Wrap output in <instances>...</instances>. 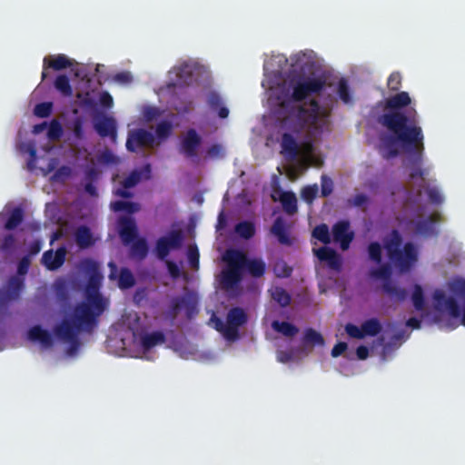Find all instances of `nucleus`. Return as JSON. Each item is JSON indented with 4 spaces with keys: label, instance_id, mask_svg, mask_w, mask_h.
Returning a JSON list of instances; mask_svg holds the SVG:
<instances>
[{
    "label": "nucleus",
    "instance_id": "obj_1",
    "mask_svg": "<svg viewBox=\"0 0 465 465\" xmlns=\"http://www.w3.org/2000/svg\"><path fill=\"white\" fill-rule=\"evenodd\" d=\"M411 103L409 94L404 91L388 97L384 102L387 112L379 115L377 122L389 132L380 135L381 148L385 159L398 156L399 145L408 152L424 150V135L419 125L416 110L411 108L406 112L401 111Z\"/></svg>",
    "mask_w": 465,
    "mask_h": 465
},
{
    "label": "nucleus",
    "instance_id": "obj_2",
    "mask_svg": "<svg viewBox=\"0 0 465 465\" xmlns=\"http://www.w3.org/2000/svg\"><path fill=\"white\" fill-rule=\"evenodd\" d=\"M83 268L90 272L85 299L74 307L70 319H63L54 327V333L57 339L69 343V354L75 353L80 347L79 333H92L107 307V301L99 292L101 276L97 271V264L92 260H84Z\"/></svg>",
    "mask_w": 465,
    "mask_h": 465
},
{
    "label": "nucleus",
    "instance_id": "obj_3",
    "mask_svg": "<svg viewBox=\"0 0 465 465\" xmlns=\"http://www.w3.org/2000/svg\"><path fill=\"white\" fill-rule=\"evenodd\" d=\"M382 243L388 260L401 273L411 272L418 262V247L411 242L403 244L402 236L397 229L391 230Z\"/></svg>",
    "mask_w": 465,
    "mask_h": 465
},
{
    "label": "nucleus",
    "instance_id": "obj_4",
    "mask_svg": "<svg viewBox=\"0 0 465 465\" xmlns=\"http://www.w3.org/2000/svg\"><path fill=\"white\" fill-rule=\"evenodd\" d=\"M320 105L311 101V108L302 105L292 106L283 118L282 125L287 131L300 134L307 129H315L319 120Z\"/></svg>",
    "mask_w": 465,
    "mask_h": 465
},
{
    "label": "nucleus",
    "instance_id": "obj_5",
    "mask_svg": "<svg viewBox=\"0 0 465 465\" xmlns=\"http://www.w3.org/2000/svg\"><path fill=\"white\" fill-rule=\"evenodd\" d=\"M323 76L298 74L291 78L289 86L292 94L288 99L281 101L282 107H288L290 102H302L313 94H320L325 88Z\"/></svg>",
    "mask_w": 465,
    "mask_h": 465
},
{
    "label": "nucleus",
    "instance_id": "obj_6",
    "mask_svg": "<svg viewBox=\"0 0 465 465\" xmlns=\"http://www.w3.org/2000/svg\"><path fill=\"white\" fill-rule=\"evenodd\" d=\"M392 270L389 263H383L379 268L373 269L370 272V275L374 279H381L383 281L382 291L390 297L396 299L399 302H403L408 297V292L405 289L398 287L391 282Z\"/></svg>",
    "mask_w": 465,
    "mask_h": 465
},
{
    "label": "nucleus",
    "instance_id": "obj_7",
    "mask_svg": "<svg viewBox=\"0 0 465 465\" xmlns=\"http://www.w3.org/2000/svg\"><path fill=\"white\" fill-rule=\"evenodd\" d=\"M198 298L192 292H185L182 296H176L172 299L170 303V313L174 318L181 310L185 311L186 317L192 319L198 313L197 310Z\"/></svg>",
    "mask_w": 465,
    "mask_h": 465
},
{
    "label": "nucleus",
    "instance_id": "obj_8",
    "mask_svg": "<svg viewBox=\"0 0 465 465\" xmlns=\"http://www.w3.org/2000/svg\"><path fill=\"white\" fill-rule=\"evenodd\" d=\"M25 289V279L16 275L10 276L5 285L0 289V306H6L10 302L20 299Z\"/></svg>",
    "mask_w": 465,
    "mask_h": 465
},
{
    "label": "nucleus",
    "instance_id": "obj_9",
    "mask_svg": "<svg viewBox=\"0 0 465 465\" xmlns=\"http://www.w3.org/2000/svg\"><path fill=\"white\" fill-rule=\"evenodd\" d=\"M432 298L437 311L446 312L453 318L460 316V308L454 297H447L444 292L441 290H436L432 294Z\"/></svg>",
    "mask_w": 465,
    "mask_h": 465
},
{
    "label": "nucleus",
    "instance_id": "obj_10",
    "mask_svg": "<svg viewBox=\"0 0 465 465\" xmlns=\"http://www.w3.org/2000/svg\"><path fill=\"white\" fill-rule=\"evenodd\" d=\"M154 140V136L151 132L140 128L129 134L126 148L128 151L134 153L137 148L152 147Z\"/></svg>",
    "mask_w": 465,
    "mask_h": 465
},
{
    "label": "nucleus",
    "instance_id": "obj_11",
    "mask_svg": "<svg viewBox=\"0 0 465 465\" xmlns=\"http://www.w3.org/2000/svg\"><path fill=\"white\" fill-rule=\"evenodd\" d=\"M440 220V214L433 213L425 219L413 221L411 222V224L413 225L414 232L416 235L428 238L438 235L436 223Z\"/></svg>",
    "mask_w": 465,
    "mask_h": 465
},
{
    "label": "nucleus",
    "instance_id": "obj_12",
    "mask_svg": "<svg viewBox=\"0 0 465 465\" xmlns=\"http://www.w3.org/2000/svg\"><path fill=\"white\" fill-rule=\"evenodd\" d=\"M226 321L227 334L232 337L233 340H236L239 335V328L247 322V314L243 309L240 307H233L228 312Z\"/></svg>",
    "mask_w": 465,
    "mask_h": 465
},
{
    "label": "nucleus",
    "instance_id": "obj_13",
    "mask_svg": "<svg viewBox=\"0 0 465 465\" xmlns=\"http://www.w3.org/2000/svg\"><path fill=\"white\" fill-rule=\"evenodd\" d=\"M333 241L340 243L342 251L349 249L354 238V232L350 231V223L346 220L337 222L332 226Z\"/></svg>",
    "mask_w": 465,
    "mask_h": 465
},
{
    "label": "nucleus",
    "instance_id": "obj_14",
    "mask_svg": "<svg viewBox=\"0 0 465 465\" xmlns=\"http://www.w3.org/2000/svg\"><path fill=\"white\" fill-rule=\"evenodd\" d=\"M201 144L202 137L196 130L189 129L181 141L180 152L187 158H194Z\"/></svg>",
    "mask_w": 465,
    "mask_h": 465
},
{
    "label": "nucleus",
    "instance_id": "obj_15",
    "mask_svg": "<svg viewBox=\"0 0 465 465\" xmlns=\"http://www.w3.org/2000/svg\"><path fill=\"white\" fill-rule=\"evenodd\" d=\"M94 127L101 137H109L114 142L116 140L117 126L113 117L101 115L94 122Z\"/></svg>",
    "mask_w": 465,
    "mask_h": 465
},
{
    "label": "nucleus",
    "instance_id": "obj_16",
    "mask_svg": "<svg viewBox=\"0 0 465 465\" xmlns=\"http://www.w3.org/2000/svg\"><path fill=\"white\" fill-rule=\"evenodd\" d=\"M119 235L124 245H129L137 238V226L134 220L128 216H122L118 220Z\"/></svg>",
    "mask_w": 465,
    "mask_h": 465
},
{
    "label": "nucleus",
    "instance_id": "obj_17",
    "mask_svg": "<svg viewBox=\"0 0 465 465\" xmlns=\"http://www.w3.org/2000/svg\"><path fill=\"white\" fill-rule=\"evenodd\" d=\"M65 258L66 249L61 246L54 252L53 250L45 252L42 256V263L47 270L56 271L64 263Z\"/></svg>",
    "mask_w": 465,
    "mask_h": 465
},
{
    "label": "nucleus",
    "instance_id": "obj_18",
    "mask_svg": "<svg viewBox=\"0 0 465 465\" xmlns=\"http://www.w3.org/2000/svg\"><path fill=\"white\" fill-rule=\"evenodd\" d=\"M73 65V61L69 59L65 54H59L56 55L45 56L43 60V72L42 81L47 77V69L52 68L55 71H60L68 68Z\"/></svg>",
    "mask_w": 465,
    "mask_h": 465
},
{
    "label": "nucleus",
    "instance_id": "obj_19",
    "mask_svg": "<svg viewBox=\"0 0 465 465\" xmlns=\"http://www.w3.org/2000/svg\"><path fill=\"white\" fill-rule=\"evenodd\" d=\"M314 253L321 262H325L331 269L337 272L341 270V257L335 250L322 246L314 250Z\"/></svg>",
    "mask_w": 465,
    "mask_h": 465
},
{
    "label": "nucleus",
    "instance_id": "obj_20",
    "mask_svg": "<svg viewBox=\"0 0 465 465\" xmlns=\"http://www.w3.org/2000/svg\"><path fill=\"white\" fill-rule=\"evenodd\" d=\"M100 175L101 171L94 163V162H92V164L85 166L84 170V191L90 196L95 197L98 195L94 183L99 180Z\"/></svg>",
    "mask_w": 465,
    "mask_h": 465
},
{
    "label": "nucleus",
    "instance_id": "obj_21",
    "mask_svg": "<svg viewBox=\"0 0 465 465\" xmlns=\"http://www.w3.org/2000/svg\"><path fill=\"white\" fill-rule=\"evenodd\" d=\"M281 153L290 161L295 160L300 153V147L296 139L290 133L282 135Z\"/></svg>",
    "mask_w": 465,
    "mask_h": 465
},
{
    "label": "nucleus",
    "instance_id": "obj_22",
    "mask_svg": "<svg viewBox=\"0 0 465 465\" xmlns=\"http://www.w3.org/2000/svg\"><path fill=\"white\" fill-rule=\"evenodd\" d=\"M242 272L227 267L221 272L220 284L223 290L234 289L242 281Z\"/></svg>",
    "mask_w": 465,
    "mask_h": 465
},
{
    "label": "nucleus",
    "instance_id": "obj_23",
    "mask_svg": "<svg viewBox=\"0 0 465 465\" xmlns=\"http://www.w3.org/2000/svg\"><path fill=\"white\" fill-rule=\"evenodd\" d=\"M206 103L209 106V108L213 111L217 113V115L222 118L225 119L229 115V109L224 105L223 97L221 94L216 91H210L207 94L206 97Z\"/></svg>",
    "mask_w": 465,
    "mask_h": 465
},
{
    "label": "nucleus",
    "instance_id": "obj_24",
    "mask_svg": "<svg viewBox=\"0 0 465 465\" xmlns=\"http://www.w3.org/2000/svg\"><path fill=\"white\" fill-rule=\"evenodd\" d=\"M223 259L227 262V267L242 272L248 257L243 252L238 250H228L225 252Z\"/></svg>",
    "mask_w": 465,
    "mask_h": 465
},
{
    "label": "nucleus",
    "instance_id": "obj_25",
    "mask_svg": "<svg viewBox=\"0 0 465 465\" xmlns=\"http://www.w3.org/2000/svg\"><path fill=\"white\" fill-rule=\"evenodd\" d=\"M74 240L80 249L90 248L95 243L90 228L85 225H81L75 230Z\"/></svg>",
    "mask_w": 465,
    "mask_h": 465
},
{
    "label": "nucleus",
    "instance_id": "obj_26",
    "mask_svg": "<svg viewBox=\"0 0 465 465\" xmlns=\"http://www.w3.org/2000/svg\"><path fill=\"white\" fill-rule=\"evenodd\" d=\"M28 338L32 341H38L43 346L48 348L53 345V338L50 332L43 329L40 325H35L30 328L28 331Z\"/></svg>",
    "mask_w": 465,
    "mask_h": 465
},
{
    "label": "nucleus",
    "instance_id": "obj_27",
    "mask_svg": "<svg viewBox=\"0 0 465 465\" xmlns=\"http://www.w3.org/2000/svg\"><path fill=\"white\" fill-rule=\"evenodd\" d=\"M283 211L289 214L293 215L298 211L297 198L294 193L291 191L282 192L279 198Z\"/></svg>",
    "mask_w": 465,
    "mask_h": 465
},
{
    "label": "nucleus",
    "instance_id": "obj_28",
    "mask_svg": "<svg viewBox=\"0 0 465 465\" xmlns=\"http://www.w3.org/2000/svg\"><path fill=\"white\" fill-rule=\"evenodd\" d=\"M448 289L453 296L462 300L464 302L462 324L465 326V280L454 279L449 282Z\"/></svg>",
    "mask_w": 465,
    "mask_h": 465
},
{
    "label": "nucleus",
    "instance_id": "obj_29",
    "mask_svg": "<svg viewBox=\"0 0 465 465\" xmlns=\"http://www.w3.org/2000/svg\"><path fill=\"white\" fill-rule=\"evenodd\" d=\"M406 152L412 156L411 160V171L410 173V177L411 179L420 178L422 181H424L425 171L421 169L420 166L422 159L423 150H421L420 152L418 150L412 152Z\"/></svg>",
    "mask_w": 465,
    "mask_h": 465
},
{
    "label": "nucleus",
    "instance_id": "obj_30",
    "mask_svg": "<svg viewBox=\"0 0 465 465\" xmlns=\"http://www.w3.org/2000/svg\"><path fill=\"white\" fill-rule=\"evenodd\" d=\"M244 269L251 276L260 278L263 276L266 272V264L262 259L248 258Z\"/></svg>",
    "mask_w": 465,
    "mask_h": 465
},
{
    "label": "nucleus",
    "instance_id": "obj_31",
    "mask_svg": "<svg viewBox=\"0 0 465 465\" xmlns=\"http://www.w3.org/2000/svg\"><path fill=\"white\" fill-rule=\"evenodd\" d=\"M271 231L278 238V241L281 243L286 244V245L291 244L292 242L287 233V231L285 228V223L282 217H278L275 219Z\"/></svg>",
    "mask_w": 465,
    "mask_h": 465
},
{
    "label": "nucleus",
    "instance_id": "obj_32",
    "mask_svg": "<svg viewBox=\"0 0 465 465\" xmlns=\"http://www.w3.org/2000/svg\"><path fill=\"white\" fill-rule=\"evenodd\" d=\"M165 336L162 331H156L151 333L144 334L141 338V344L144 350H150L157 344L163 343Z\"/></svg>",
    "mask_w": 465,
    "mask_h": 465
},
{
    "label": "nucleus",
    "instance_id": "obj_33",
    "mask_svg": "<svg viewBox=\"0 0 465 465\" xmlns=\"http://www.w3.org/2000/svg\"><path fill=\"white\" fill-rule=\"evenodd\" d=\"M110 207L114 213H125L128 214L135 213L141 209L140 204L137 203L125 202L121 200L112 202Z\"/></svg>",
    "mask_w": 465,
    "mask_h": 465
},
{
    "label": "nucleus",
    "instance_id": "obj_34",
    "mask_svg": "<svg viewBox=\"0 0 465 465\" xmlns=\"http://www.w3.org/2000/svg\"><path fill=\"white\" fill-rule=\"evenodd\" d=\"M272 328L285 337H294L298 332L299 329L294 324L288 322L273 321L272 322Z\"/></svg>",
    "mask_w": 465,
    "mask_h": 465
},
{
    "label": "nucleus",
    "instance_id": "obj_35",
    "mask_svg": "<svg viewBox=\"0 0 465 465\" xmlns=\"http://www.w3.org/2000/svg\"><path fill=\"white\" fill-rule=\"evenodd\" d=\"M271 296L281 307H287L292 302V297L289 292L280 286H275L271 289Z\"/></svg>",
    "mask_w": 465,
    "mask_h": 465
},
{
    "label": "nucleus",
    "instance_id": "obj_36",
    "mask_svg": "<svg viewBox=\"0 0 465 465\" xmlns=\"http://www.w3.org/2000/svg\"><path fill=\"white\" fill-rule=\"evenodd\" d=\"M54 88L64 97L73 95V88L69 78L65 74H59L54 83Z\"/></svg>",
    "mask_w": 465,
    "mask_h": 465
},
{
    "label": "nucleus",
    "instance_id": "obj_37",
    "mask_svg": "<svg viewBox=\"0 0 465 465\" xmlns=\"http://www.w3.org/2000/svg\"><path fill=\"white\" fill-rule=\"evenodd\" d=\"M131 255L139 260H143L148 254V245L144 239H135L133 242H131Z\"/></svg>",
    "mask_w": 465,
    "mask_h": 465
},
{
    "label": "nucleus",
    "instance_id": "obj_38",
    "mask_svg": "<svg viewBox=\"0 0 465 465\" xmlns=\"http://www.w3.org/2000/svg\"><path fill=\"white\" fill-rule=\"evenodd\" d=\"M24 220V210L21 207H15L5 223L6 230H15Z\"/></svg>",
    "mask_w": 465,
    "mask_h": 465
},
{
    "label": "nucleus",
    "instance_id": "obj_39",
    "mask_svg": "<svg viewBox=\"0 0 465 465\" xmlns=\"http://www.w3.org/2000/svg\"><path fill=\"white\" fill-rule=\"evenodd\" d=\"M173 70L180 84H188L192 80V67L188 64H180Z\"/></svg>",
    "mask_w": 465,
    "mask_h": 465
},
{
    "label": "nucleus",
    "instance_id": "obj_40",
    "mask_svg": "<svg viewBox=\"0 0 465 465\" xmlns=\"http://www.w3.org/2000/svg\"><path fill=\"white\" fill-rule=\"evenodd\" d=\"M362 331L365 336H376L381 331V324L376 318L366 320L361 324Z\"/></svg>",
    "mask_w": 465,
    "mask_h": 465
},
{
    "label": "nucleus",
    "instance_id": "obj_41",
    "mask_svg": "<svg viewBox=\"0 0 465 465\" xmlns=\"http://www.w3.org/2000/svg\"><path fill=\"white\" fill-rule=\"evenodd\" d=\"M235 232L242 238L248 240L255 234V226L251 222H240L235 225Z\"/></svg>",
    "mask_w": 465,
    "mask_h": 465
},
{
    "label": "nucleus",
    "instance_id": "obj_42",
    "mask_svg": "<svg viewBox=\"0 0 465 465\" xmlns=\"http://www.w3.org/2000/svg\"><path fill=\"white\" fill-rule=\"evenodd\" d=\"M55 296L60 302H67L69 299L68 285L64 279L55 280L53 285Z\"/></svg>",
    "mask_w": 465,
    "mask_h": 465
},
{
    "label": "nucleus",
    "instance_id": "obj_43",
    "mask_svg": "<svg viewBox=\"0 0 465 465\" xmlns=\"http://www.w3.org/2000/svg\"><path fill=\"white\" fill-rule=\"evenodd\" d=\"M167 240V244L171 249H180L183 245L184 235L182 230H172L166 236H163Z\"/></svg>",
    "mask_w": 465,
    "mask_h": 465
},
{
    "label": "nucleus",
    "instance_id": "obj_44",
    "mask_svg": "<svg viewBox=\"0 0 465 465\" xmlns=\"http://www.w3.org/2000/svg\"><path fill=\"white\" fill-rule=\"evenodd\" d=\"M135 284L134 274L128 268H122L118 279V286L121 289H129Z\"/></svg>",
    "mask_w": 465,
    "mask_h": 465
},
{
    "label": "nucleus",
    "instance_id": "obj_45",
    "mask_svg": "<svg viewBox=\"0 0 465 465\" xmlns=\"http://www.w3.org/2000/svg\"><path fill=\"white\" fill-rule=\"evenodd\" d=\"M303 342L306 344L323 346L325 341L322 335L312 328L304 331Z\"/></svg>",
    "mask_w": 465,
    "mask_h": 465
},
{
    "label": "nucleus",
    "instance_id": "obj_46",
    "mask_svg": "<svg viewBox=\"0 0 465 465\" xmlns=\"http://www.w3.org/2000/svg\"><path fill=\"white\" fill-rule=\"evenodd\" d=\"M411 301L414 308L417 311H423L425 308V296L422 290V287L420 284H415L413 286V291L411 294Z\"/></svg>",
    "mask_w": 465,
    "mask_h": 465
},
{
    "label": "nucleus",
    "instance_id": "obj_47",
    "mask_svg": "<svg viewBox=\"0 0 465 465\" xmlns=\"http://www.w3.org/2000/svg\"><path fill=\"white\" fill-rule=\"evenodd\" d=\"M292 267L283 260H278L273 264V272L278 278H288L292 273Z\"/></svg>",
    "mask_w": 465,
    "mask_h": 465
},
{
    "label": "nucleus",
    "instance_id": "obj_48",
    "mask_svg": "<svg viewBox=\"0 0 465 465\" xmlns=\"http://www.w3.org/2000/svg\"><path fill=\"white\" fill-rule=\"evenodd\" d=\"M312 236L324 244H329L331 241L329 228L325 223L317 225L312 231Z\"/></svg>",
    "mask_w": 465,
    "mask_h": 465
},
{
    "label": "nucleus",
    "instance_id": "obj_49",
    "mask_svg": "<svg viewBox=\"0 0 465 465\" xmlns=\"http://www.w3.org/2000/svg\"><path fill=\"white\" fill-rule=\"evenodd\" d=\"M173 133V124L170 121L163 120L155 127V134L158 139L165 140L171 136Z\"/></svg>",
    "mask_w": 465,
    "mask_h": 465
},
{
    "label": "nucleus",
    "instance_id": "obj_50",
    "mask_svg": "<svg viewBox=\"0 0 465 465\" xmlns=\"http://www.w3.org/2000/svg\"><path fill=\"white\" fill-rule=\"evenodd\" d=\"M338 95L342 103L348 104L352 101L350 87L345 78H341L338 82Z\"/></svg>",
    "mask_w": 465,
    "mask_h": 465
},
{
    "label": "nucleus",
    "instance_id": "obj_51",
    "mask_svg": "<svg viewBox=\"0 0 465 465\" xmlns=\"http://www.w3.org/2000/svg\"><path fill=\"white\" fill-rule=\"evenodd\" d=\"M368 254L371 261L380 264L382 261V248L378 242H372L368 246Z\"/></svg>",
    "mask_w": 465,
    "mask_h": 465
},
{
    "label": "nucleus",
    "instance_id": "obj_52",
    "mask_svg": "<svg viewBox=\"0 0 465 465\" xmlns=\"http://www.w3.org/2000/svg\"><path fill=\"white\" fill-rule=\"evenodd\" d=\"M318 191H319V188L316 183L312 184V185H307L302 188V190L301 192V196L304 202L311 204L316 198V196L318 194Z\"/></svg>",
    "mask_w": 465,
    "mask_h": 465
},
{
    "label": "nucleus",
    "instance_id": "obj_53",
    "mask_svg": "<svg viewBox=\"0 0 465 465\" xmlns=\"http://www.w3.org/2000/svg\"><path fill=\"white\" fill-rule=\"evenodd\" d=\"M53 104L51 102H44L37 104L35 106L34 114L37 117L45 118L48 117L52 114Z\"/></svg>",
    "mask_w": 465,
    "mask_h": 465
},
{
    "label": "nucleus",
    "instance_id": "obj_54",
    "mask_svg": "<svg viewBox=\"0 0 465 465\" xmlns=\"http://www.w3.org/2000/svg\"><path fill=\"white\" fill-rule=\"evenodd\" d=\"M171 250L172 249L167 244V240L165 238L160 237L157 240L156 245H155V251L157 253V257L159 259H161V260L165 259L168 256Z\"/></svg>",
    "mask_w": 465,
    "mask_h": 465
},
{
    "label": "nucleus",
    "instance_id": "obj_55",
    "mask_svg": "<svg viewBox=\"0 0 465 465\" xmlns=\"http://www.w3.org/2000/svg\"><path fill=\"white\" fill-rule=\"evenodd\" d=\"M142 173L136 170L133 171L126 178L121 182L122 187L130 189L134 187L141 181Z\"/></svg>",
    "mask_w": 465,
    "mask_h": 465
},
{
    "label": "nucleus",
    "instance_id": "obj_56",
    "mask_svg": "<svg viewBox=\"0 0 465 465\" xmlns=\"http://www.w3.org/2000/svg\"><path fill=\"white\" fill-rule=\"evenodd\" d=\"M188 262L192 269H199V251L196 245L190 246L187 252Z\"/></svg>",
    "mask_w": 465,
    "mask_h": 465
},
{
    "label": "nucleus",
    "instance_id": "obj_57",
    "mask_svg": "<svg viewBox=\"0 0 465 465\" xmlns=\"http://www.w3.org/2000/svg\"><path fill=\"white\" fill-rule=\"evenodd\" d=\"M63 134V128L57 120H53L49 125L47 135L50 139L57 140Z\"/></svg>",
    "mask_w": 465,
    "mask_h": 465
},
{
    "label": "nucleus",
    "instance_id": "obj_58",
    "mask_svg": "<svg viewBox=\"0 0 465 465\" xmlns=\"http://www.w3.org/2000/svg\"><path fill=\"white\" fill-rule=\"evenodd\" d=\"M401 75L399 72H393L390 74L387 86L391 91H399L401 87Z\"/></svg>",
    "mask_w": 465,
    "mask_h": 465
},
{
    "label": "nucleus",
    "instance_id": "obj_59",
    "mask_svg": "<svg viewBox=\"0 0 465 465\" xmlns=\"http://www.w3.org/2000/svg\"><path fill=\"white\" fill-rule=\"evenodd\" d=\"M321 186H322V196L327 197L329 196L332 191H333V183L332 180L328 177L327 175H322L321 178Z\"/></svg>",
    "mask_w": 465,
    "mask_h": 465
},
{
    "label": "nucleus",
    "instance_id": "obj_60",
    "mask_svg": "<svg viewBox=\"0 0 465 465\" xmlns=\"http://www.w3.org/2000/svg\"><path fill=\"white\" fill-rule=\"evenodd\" d=\"M72 130L76 139L82 140L84 137V121L81 117H76L72 123Z\"/></svg>",
    "mask_w": 465,
    "mask_h": 465
},
{
    "label": "nucleus",
    "instance_id": "obj_61",
    "mask_svg": "<svg viewBox=\"0 0 465 465\" xmlns=\"http://www.w3.org/2000/svg\"><path fill=\"white\" fill-rule=\"evenodd\" d=\"M15 238L13 234L5 235L0 242V249L3 252H9L15 248Z\"/></svg>",
    "mask_w": 465,
    "mask_h": 465
},
{
    "label": "nucleus",
    "instance_id": "obj_62",
    "mask_svg": "<svg viewBox=\"0 0 465 465\" xmlns=\"http://www.w3.org/2000/svg\"><path fill=\"white\" fill-rule=\"evenodd\" d=\"M345 331L347 334L355 339H362L364 338V333L362 331V327L359 328L358 326L352 324V323H347L345 325Z\"/></svg>",
    "mask_w": 465,
    "mask_h": 465
},
{
    "label": "nucleus",
    "instance_id": "obj_63",
    "mask_svg": "<svg viewBox=\"0 0 465 465\" xmlns=\"http://www.w3.org/2000/svg\"><path fill=\"white\" fill-rule=\"evenodd\" d=\"M427 194L429 197V200L433 204H441L443 203V197L440 193V192L435 188H429L427 190Z\"/></svg>",
    "mask_w": 465,
    "mask_h": 465
},
{
    "label": "nucleus",
    "instance_id": "obj_64",
    "mask_svg": "<svg viewBox=\"0 0 465 465\" xmlns=\"http://www.w3.org/2000/svg\"><path fill=\"white\" fill-rule=\"evenodd\" d=\"M30 263L29 256H24L18 262L16 276L22 277L25 275L29 270Z\"/></svg>",
    "mask_w": 465,
    "mask_h": 465
}]
</instances>
